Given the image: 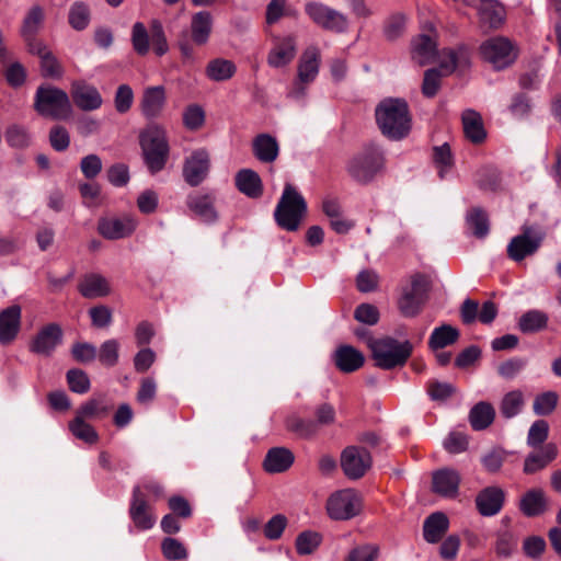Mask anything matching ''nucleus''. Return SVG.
<instances>
[{
  "label": "nucleus",
  "instance_id": "1",
  "mask_svg": "<svg viewBox=\"0 0 561 561\" xmlns=\"http://www.w3.org/2000/svg\"><path fill=\"white\" fill-rule=\"evenodd\" d=\"M376 121L381 133L390 139H402L411 129L409 107L403 100H383L376 108Z\"/></svg>",
  "mask_w": 561,
  "mask_h": 561
},
{
  "label": "nucleus",
  "instance_id": "2",
  "mask_svg": "<svg viewBox=\"0 0 561 561\" xmlns=\"http://www.w3.org/2000/svg\"><path fill=\"white\" fill-rule=\"evenodd\" d=\"M369 348L376 366L387 370L405 365L413 352L410 341L400 342L390 336L371 340Z\"/></svg>",
  "mask_w": 561,
  "mask_h": 561
},
{
  "label": "nucleus",
  "instance_id": "3",
  "mask_svg": "<svg viewBox=\"0 0 561 561\" xmlns=\"http://www.w3.org/2000/svg\"><path fill=\"white\" fill-rule=\"evenodd\" d=\"M306 213L304 196L290 183H286L274 211L276 224L287 231H296Z\"/></svg>",
  "mask_w": 561,
  "mask_h": 561
},
{
  "label": "nucleus",
  "instance_id": "4",
  "mask_svg": "<svg viewBox=\"0 0 561 561\" xmlns=\"http://www.w3.org/2000/svg\"><path fill=\"white\" fill-rule=\"evenodd\" d=\"M34 110L43 117L60 121L70 116L72 106L64 90L45 84L39 85L35 92Z\"/></svg>",
  "mask_w": 561,
  "mask_h": 561
},
{
  "label": "nucleus",
  "instance_id": "5",
  "mask_svg": "<svg viewBox=\"0 0 561 561\" xmlns=\"http://www.w3.org/2000/svg\"><path fill=\"white\" fill-rule=\"evenodd\" d=\"M140 146L145 162L151 173L161 171L168 159L169 146L165 131L158 125L148 126L140 134Z\"/></svg>",
  "mask_w": 561,
  "mask_h": 561
},
{
  "label": "nucleus",
  "instance_id": "6",
  "mask_svg": "<svg viewBox=\"0 0 561 561\" xmlns=\"http://www.w3.org/2000/svg\"><path fill=\"white\" fill-rule=\"evenodd\" d=\"M383 167L382 152L375 146L367 147L354 156L348 164V174L359 183H368Z\"/></svg>",
  "mask_w": 561,
  "mask_h": 561
},
{
  "label": "nucleus",
  "instance_id": "7",
  "mask_svg": "<svg viewBox=\"0 0 561 561\" xmlns=\"http://www.w3.org/2000/svg\"><path fill=\"white\" fill-rule=\"evenodd\" d=\"M362 507V496L353 489H343L332 493L325 505L328 515L334 520H348L357 516Z\"/></svg>",
  "mask_w": 561,
  "mask_h": 561
},
{
  "label": "nucleus",
  "instance_id": "8",
  "mask_svg": "<svg viewBox=\"0 0 561 561\" xmlns=\"http://www.w3.org/2000/svg\"><path fill=\"white\" fill-rule=\"evenodd\" d=\"M430 282L425 275L415 274L411 277V284L404 287L398 300L400 312L408 318L416 317L426 299Z\"/></svg>",
  "mask_w": 561,
  "mask_h": 561
},
{
  "label": "nucleus",
  "instance_id": "9",
  "mask_svg": "<svg viewBox=\"0 0 561 561\" xmlns=\"http://www.w3.org/2000/svg\"><path fill=\"white\" fill-rule=\"evenodd\" d=\"M480 54L494 69L502 70L516 60L518 50L508 38L496 36L481 44Z\"/></svg>",
  "mask_w": 561,
  "mask_h": 561
},
{
  "label": "nucleus",
  "instance_id": "10",
  "mask_svg": "<svg viewBox=\"0 0 561 561\" xmlns=\"http://www.w3.org/2000/svg\"><path fill=\"white\" fill-rule=\"evenodd\" d=\"M305 12L313 23L327 31L341 33L347 27V19L343 13L321 2L306 3Z\"/></svg>",
  "mask_w": 561,
  "mask_h": 561
},
{
  "label": "nucleus",
  "instance_id": "11",
  "mask_svg": "<svg viewBox=\"0 0 561 561\" xmlns=\"http://www.w3.org/2000/svg\"><path fill=\"white\" fill-rule=\"evenodd\" d=\"M340 462L348 479L358 480L370 469L373 459L366 448L348 446L342 451Z\"/></svg>",
  "mask_w": 561,
  "mask_h": 561
},
{
  "label": "nucleus",
  "instance_id": "12",
  "mask_svg": "<svg viewBox=\"0 0 561 561\" xmlns=\"http://www.w3.org/2000/svg\"><path fill=\"white\" fill-rule=\"evenodd\" d=\"M137 225V220L128 215L110 216L100 218L96 229L104 239L118 240L131 236Z\"/></svg>",
  "mask_w": 561,
  "mask_h": 561
},
{
  "label": "nucleus",
  "instance_id": "13",
  "mask_svg": "<svg viewBox=\"0 0 561 561\" xmlns=\"http://www.w3.org/2000/svg\"><path fill=\"white\" fill-rule=\"evenodd\" d=\"M64 332L61 327L51 322L42 327L30 343L32 353L49 356L62 342Z\"/></svg>",
  "mask_w": 561,
  "mask_h": 561
},
{
  "label": "nucleus",
  "instance_id": "14",
  "mask_svg": "<svg viewBox=\"0 0 561 561\" xmlns=\"http://www.w3.org/2000/svg\"><path fill=\"white\" fill-rule=\"evenodd\" d=\"M129 516L135 527L139 530H147L154 526L157 517L152 507L145 499L140 486H134L129 506Z\"/></svg>",
  "mask_w": 561,
  "mask_h": 561
},
{
  "label": "nucleus",
  "instance_id": "15",
  "mask_svg": "<svg viewBox=\"0 0 561 561\" xmlns=\"http://www.w3.org/2000/svg\"><path fill=\"white\" fill-rule=\"evenodd\" d=\"M209 169V153L205 149H198L185 159L183 178L191 186H197L207 178Z\"/></svg>",
  "mask_w": 561,
  "mask_h": 561
},
{
  "label": "nucleus",
  "instance_id": "16",
  "mask_svg": "<svg viewBox=\"0 0 561 561\" xmlns=\"http://www.w3.org/2000/svg\"><path fill=\"white\" fill-rule=\"evenodd\" d=\"M296 53V36H274L273 47L267 55V64L273 68L285 67L294 60Z\"/></svg>",
  "mask_w": 561,
  "mask_h": 561
},
{
  "label": "nucleus",
  "instance_id": "17",
  "mask_svg": "<svg viewBox=\"0 0 561 561\" xmlns=\"http://www.w3.org/2000/svg\"><path fill=\"white\" fill-rule=\"evenodd\" d=\"M463 2L474 8L481 23L490 28H497L504 21L505 10L496 0H463Z\"/></svg>",
  "mask_w": 561,
  "mask_h": 561
},
{
  "label": "nucleus",
  "instance_id": "18",
  "mask_svg": "<svg viewBox=\"0 0 561 561\" xmlns=\"http://www.w3.org/2000/svg\"><path fill=\"white\" fill-rule=\"evenodd\" d=\"M71 96L77 105L82 111L91 112L100 108L103 99L98 89L83 81H75L71 84Z\"/></svg>",
  "mask_w": 561,
  "mask_h": 561
},
{
  "label": "nucleus",
  "instance_id": "19",
  "mask_svg": "<svg viewBox=\"0 0 561 561\" xmlns=\"http://www.w3.org/2000/svg\"><path fill=\"white\" fill-rule=\"evenodd\" d=\"M22 309L19 305H12L0 311V344L7 345L13 342L21 329Z\"/></svg>",
  "mask_w": 561,
  "mask_h": 561
},
{
  "label": "nucleus",
  "instance_id": "20",
  "mask_svg": "<svg viewBox=\"0 0 561 561\" xmlns=\"http://www.w3.org/2000/svg\"><path fill=\"white\" fill-rule=\"evenodd\" d=\"M541 238L531 236L530 228H524L523 234L514 237L507 245V255L519 262L527 255L535 253L540 247Z\"/></svg>",
  "mask_w": 561,
  "mask_h": 561
},
{
  "label": "nucleus",
  "instance_id": "21",
  "mask_svg": "<svg viewBox=\"0 0 561 561\" xmlns=\"http://www.w3.org/2000/svg\"><path fill=\"white\" fill-rule=\"evenodd\" d=\"M167 102V93L163 85L148 87L144 90L140 100L141 113L147 118H156L161 115Z\"/></svg>",
  "mask_w": 561,
  "mask_h": 561
},
{
  "label": "nucleus",
  "instance_id": "22",
  "mask_svg": "<svg viewBox=\"0 0 561 561\" xmlns=\"http://www.w3.org/2000/svg\"><path fill=\"white\" fill-rule=\"evenodd\" d=\"M333 360L339 370L350 374L358 370L364 365L365 357L355 347L341 345L335 350Z\"/></svg>",
  "mask_w": 561,
  "mask_h": 561
},
{
  "label": "nucleus",
  "instance_id": "23",
  "mask_svg": "<svg viewBox=\"0 0 561 561\" xmlns=\"http://www.w3.org/2000/svg\"><path fill=\"white\" fill-rule=\"evenodd\" d=\"M504 502V491L497 486H488L483 489L476 499L479 513L483 516H493L497 514Z\"/></svg>",
  "mask_w": 561,
  "mask_h": 561
},
{
  "label": "nucleus",
  "instance_id": "24",
  "mask_svg": "<svg viewBox=\"0 0 561 561\" xmlns=\"http://www.w3.org/2000/svg\"><path fill=\"white\" fill-rule=\"evenodd\" d=\"M460 476L457 471L444 468L433 473V491L445 497L458 494Z\"/></svg>",
  "mask_w": 561,
  "mask_h": 561
},
{
  "label": "nucleus",
  "instance_id": "25",
  "mask_svg": "<svg viewBox=\"0 0 561 561\" xmlns=\"http://www.w3.org/2000/svg\"><path fill=\"white\" fill-rule=\"evenodd\" d=\"M254 157L263 163L274 162L279 153V146L275 137L270 134H260L252 141Z\"/></svg>",
  "mask_w": 561,
  "mask_h": 561
},
{
  "label": "nucleus",
  "instance_id": "26",
  "mask_svg": "<svg viewBox=\"0 0 561 561\" xmlns=\"http://www.w3.org/2000/svg\"><path fill=\"white\" fill-rule=\"evenodd\" d=\"M214 202L215 197L210 193H193L187 196L186 205L204 221H214L217 218Z\"/></svg>",
  "mask_w": 561,
  "mask_h": 561
},
{
  "label": "nucleus",
  "instance_id": "27",
  "mask_svg": "<svg viewBox=\"0 0 561 561\" xmlns=\"http://www.w3.org/2000/svg\"><path fill=\"white\" fill-rule=\"evenodd\" d=\"M558 455V447L553 443L546 444L539 451L529 454L524 462V472L535 473L546 468Z\"/></svg>",
  "mask_w": 561,
  "mask_h": 561
},
{
  "label": "nucleus",
  "instance_id": "28",
  "mask_svg": "<svg viewBox=\"0 0 561 561\" xmlns=\"http://www.w3.org/2000/svg\"><path fill=\"white\" fill-rule=\"evenodd\" d=\"M294 454L285 447L271 448L264 459V469L270 473L284 472L294 463Z\"/></svg>",
  "mask_w": 561,
  "mask_h": 561
},
{
  "label": "nucleus",
  "instance_id": "29",
  "mask_svg": "<svg viewBox=\"0 0 561 561\" xmlns=\"http://www.w3.org/2000/svg\"><path fill=\"white\" fill-rule=\"evenodd\" d=\"M320 51L317 47H308L301 55L298 65V79L301 83L313 81L319 72Z\"/></svg>",
  "mask_w": 561,
  "mask_h": 561
},
{
  "label": "nucleus",
  "instance_id": "30",
  "mask_svg": "<svg viewBox=\"0 0 561 561\" xmlns=\"http://www.w3.org/2000/svg\"><path fill=\"white\" fill-rule=\"evenodd\" d=\"M411 57L419 66H425L436 56V43L428 35H419L411 43Z\"/></svg>",
  "mask_w": 561,
  "mask_h": 561
},
{
  "label": "nucleus",
  "instance_id": "31",
  "mask_svg": "<svg viewBox=\"0 0 561 561\" xmlns=\"http://www.w3.org/2000/svg\"><path fill=\"white\" fill-rule=\"evenodd\" d=\"M236 186L244 195L257 198L263 193L260 175L251 169H242L236 174Z\"/></svg>",
  "mask_w": 561,
  "mask_h": 561
},
{
  "label": "nucleus",
  "instance_id": "32",
  "mask_svg": "<svg viewBox=\"0 0 561 561\" xmlns=\"http://www.w3.org/2000/svg\"><path fill=\"white\" fill-rule=\"evenodd\" d=\"M449 522L444 513L431 514L424 522V539L430 543L438 542L448 530Z\"/></svg>",
  "mask_w": 561,
  "mask_h": 561
},
{
  "label": "nucleus",
  "instance_id": "33",
  "mask_svg": "<svg viewBox=\"0 0 561 561\" xmlns=\"http://www.w3.org/2000/svg\"><path fill=\"white\" fill-rule=\"evenodd\" d=\"M519 508L528 517L538 516L547 510V499L541 489L527 491L519 502Z\"/></svg>",
  "mask_w": 561,
  "mask_h": 561
},
{
  "label": "nucleus",
  "instance_id": "34",
  "mask_svg": "<svg viewBox=\"0 0 561 561\" xmlns=\"http://www.w3.org/2000/svg\"><path fill=\"white\" fill-rule=\"evenodd\" d=\"M79 290L85 298H98L108 295L111 287L107 279L102 275L90 274L82 279Z\"/></svg>",
  "mask_w": 561,
  "mask_h": 561
},
{
  "label": "nucleus",
  "instance_id": "35",
  "mask_svg": "<svg viewBox=\"0 0 561 561\" xmlns=\"http://www.w3.org/2000/svg\"><path fill=\"white\" fill-rule=\"evenodd\" d=\"M462 125L466 137L473 144L482 142L486 133L479 113L468 110L462 114Z\"/></svg>",
  "mask_w": 561,
  "mask_h": 561
},
{
  "label": "nucleus",
  "instance_id": "36",
  "mask_svg": "<svg viewBox=\"0 0 561 561\" xmlns=\"http://www.w3.org/2000/svg\"><path fill=\"white\" fill-rule=\"evenodd\" d=\"M213 19L207 11H199L192 16L191 32L192 39L197 45L207 43L211 32Z\"/></svg>",
  "mask_w": 561,
  "mask_h": 561
},
{
  "label": "nucleus",
  "instance_id": "37",
  "mask_svg": "<svg viewBox=\"0 0 561 561\" xmlns=\"http://www.w3.org/2000/svg\"><path fill=\"white\" fill-rule=\"evenodd\" d=\"M495 417V410L491 403L481 401L469 413V422L473 430L482 431L489 427Z\"/></svg>",
  "mask_w": 561,
  "mask_h": 561
},
{
  "label": "nucleus",
  "instance_id": "38",
  "mask_svg": "<svg viewBox=\"0 0 561 561\" xmlns=\"http://www.w3.org/2000/svg\"><path fill=\"white\" fill-rule=\"evenodd\" d=\"M458 329L449 325L443 324L438 328H435L428 339V347L432 351H438L449 345L455 344L459 339Z\"/></svg>",
  "mask_w": 561,
  "mask_h": 561
},
{
  "label": "nucleus",
  "instance_id": "39",
  "mask_svg": "<svg viewBox=\"0 0 561 561\" xmlns=\"http://www.w3.org/2000/svg\"><path fill=\"white\" fill-rule=\"evenodd\" d=\"M408 24V15L402 12L390 14L382 24V35L388 42H394L402 37L405 33Z\"/></svg>",
  "mask_w": 561,
  "mask_h": 561
},
{
  "label": "nucleus",
  "instance_id": "40",
  "mask_svg": "<svg viewBox=\"0 0 561 561\" xmlns=\"http://www.w3.org/2000/svg\"><path fill=\"white\" fill-rule=\"evenodd\" d=\"M469 56L466 48L460 47L455 49H444L440 55V68L446 73H451L457 67L468 64Z\"/></svg>",
  "mask_w": 561,
  "mask_h": 561
},
{
  "label": "nucleus",
  "instance_id": "41",
  "mask_svg": "<svg viewBox=\"0 0 561 561\" xmlns=\"http://www.w3.org/2000/svg\"><path fill=\"white\" fill-rule=\"evenodd\" d=\"M236 72V65L228 59L217 58L211 60L206 68V73L214 81L230 79Z\"/></svg>",
  "mask_w": 561,
  "mask_h": 561
},
{
  "label": "nucleus",
  "instance_id": "42",
  "mask_svg": "<svg viewBox=\"0 0 561 561\" xmlns=\"http://www.w3.org/2000/svg\"><path fill=\"white\" fill-rule=\"evenodd\" d=\"M69 431L72 435L87 444H95L99 435L94 427L87 423L83 417L76 414V417L69 423Z\"/></svg>",
  "mask_w": 561,
  "mask_h": 561
},
{
  "label": "nucleus",
  "instance_id": "43",
  "mask_svg": "<svg viewBox=\"0 0 561 561\" xmlns=\"http://www.w3.org/2000/svg\"><path fill=\"white\" fill-rule=\"evenodd\" d=\"M524 407V396L519 390L507 392L500 404V412L505 419L516 416Z\"/></svg>",
  "mask_w": 561,
  "mask_h": 561
},
{
  "label": "nucleus",
  "instance_id": "44",
  "mask_svg": "<svg viewBox=\"0 0 561 561\" xmlns=\"http://www.w3.org/2000/svg\"><path fill=\"white\" fill-rule=\"evenodd\" d=\"M111 407L107 404L104 398L90 399L84 404H82L78 411L77 415L83 419H101L108 414Z\"/></svg>",
  "mask_w": 561,
  "mask_h": 561
},
{
  "label": "nucleus",
  "instance_id": "45",
  "mask_svg": "<svg viewBox=\"0 0 561 561\" xmlns=\"http://www.w3.org/2000/svg\"><path fill=\"white\" fill-rule=\"evenodd\" d=\"M547 323L548 317L546 313L531 310L520 317L518 327L524 333H533L545 329Z\"/></svg>",
  "mask_w": 561,
  "mask_h": 561
},
{
  "label": "nucleus",
  "instance_id": "46",
  "mask_svg": "<svg viewBox=\"0 0 561 561\" xmlns=\"http://www.w3.org/2000/svg\"><path fill=\"white\" fill-rule=\"evenodd\" d=\"M467 225L477 238H484L489 233L488 216L479 208H474L468 213Z\"/></svg>",
  "mask_w": 561,
  "mask_h": 561
},
{
  "label": "nucleus",
  "instance_id": "47",
  "mask_svg": "<svg viewBox=\"0 0 561 561\" xmlns=\"http://www.w3.org/2000/svg\"><path fill=\"white\" fill-rule=\"evenodd\" d=\"M286 427L288 431L295 433L296 435L302 438L311 437L318 431L316 422L304 420L295 415L289 416L286 420Z\"/></svg>",
  "mask_w": 561,
  "mask_h": 561
},
{
  "label": "nucleus",
  "instance_id": "48",
  "mask_svg": "<svg viewBox=\"0 0 561 561\" xmlns=\"http://www.w3.org/2000/svg\"><path fill=\"white\" fill-rule=\"evenodd\" d=\"M559 397L557 392L554 391H546L540 394H538L533 404V410L535 414L543 416L551 414L557 404H558Z\"/></svg>",
  "mask_w": 561,
  "mask_h": 561
},
{
  "label": "nucleus",
  "instance_id": "49",
  "mask_svg": "<svg viewBox=\"0 0 561 561\" xmlns=\"http://www.w3.org/2000/svg\"><path fill=\"white\" fill-rule=\"evenodd\" d=\"M162 554L171 561H180L187 559V550L185 546L175 538H164L161 542Z\"/></svg>",
  "mask_w": 561,
  "mask_h": 561
},
{
  "label": "nucleus",
  "instance_id": "50",
  "mask_svg": "<svg viewBox=\"0 0 561 561\" xmlns=\"http://www.w3.org/2000/svg\"><path fill=\"white\" fill-rule=\"evenodd\" d=\"M5 140L10 147L25 148L31 142V136L24 126L13 124L5 130Z\"/></svg>",
  "mask_w": 561,
  "mask_h": 561
},
{
  "label": "nucleus",
  "instance_id": "51",
  "mask_svg": "<svg viewBox=\"0 0 561 561\" xmlns=\"http://www.w3.org/2000/svg\"><path fill=\"white\" fill-rule=\"evenodd\" d=\"M321 542V535L316 531H304L296 539V550L299 554L312 553Z\"/></svg>",
  "mask_w": 561,
  "mask_h": 561
},
{
  "label": "nucleus",
  "instance_id": "52",
  "mask_svg": "<svg viewBox=\"0 0 561 561\" xmlns=\"http://www.w3.org/2000/svg\"><path fill=\"white\" fill-rule=\"evenodd\" d=\"M150 39L151 36L149 37L145 25L140 22L135 23L131 32V43L137 54L144 56L149 51Z\"/></svg>",
  "mask_w": 561,
  "mask_h": 561
},
{
  "label": "nucleus",
  "instance_id": "53",
  "mask_svg": "<svg viewBox=\"0 0 561 561\" xmlns=\"http://www.w3.org/2000/svg\"><path fill=\"white\" fill-rule=\"evenodd\" d=\"M90 22V11L81 2L75 3L69 11V23L78 31L84 30Z\"/></svg>",
  "mask_w": 561,
  "mask_h": 561
},
{
  "label": "nucleus",
  "instance_id": "54",
  "mask_svg": "<svg viewBox=\"0 0 561 561\" xmlns=\"http://www.w3.org/2000/svg\"><path fill=\"white\" fill-rule=\"evenodd\" d=\"M41 73L45 78L60 79L64 75V68L51 51L41 58Z\"/></svg>",
  "mask_w": 561,
  "mask_h": 561
},
{
  "label": "nucleus",
  "instance_id": "55",
  "mask_svg": "<svg viewBox=\"0 0 561 561\" xmlns=\"http://www.w3.org/2000/svg\"><path fill=\"white\" fill-rule=\"evenodd\" d=\"M119 343L112 339L105 341L99 351L98 357L101 364L112 367L118 362Z\"/></svg>",
  "mask_w": 561,
  "mask_h": 561
},
{
  "label": "nucleus",
  "instance_id": "56",
  "mask_svg": "<svg viewBox=\"0 0 561 561\" xmlns=\"http://www.w3.org/2000/svg\"><path fill=\"white\" fill-rule=\"evenodd\" d=\"M549 434V424L545 420L535 421L527 435V444L531 447H537L546 442Z\"/></svg>",
  "mask_w": 561,
  "mask_h": 561
},
{
  "label": "nucleus",
  "instance_id": "57",
  "mask_svg": "<svg viewBox=\"0 0 561 561\" xmlns=\"http://www.w3.org/2000/svg\"><path fill=\"white\" fill-rule=\"evenodd\" d=\"M288 524L287 517L283 514L274 515L264 526V536L270 540H277L282 537Z\"/></svg>",
  "mask_w": 561,
  "mask_h": 561
},
{
  "label": "nucleus",
  "instance_id": "58",
  "mask_svg": "<svg viewBox=\"0 0 561 561\" xmlns=\"http://www.w3.org/2000/svg\"><path fill=\"white\" fill-rule=\"evenodd\" d=\"M67 381L71 391L76 393H85L90 389L88 375L80 369H70L67 373Z\"/></svg>",
  "mask_w": 561,
  "mask_h": 561
},
{
  "label": "nucleus",
  "instance_id": "59",
  "mask_svg": "<svg viewBox=\"0 0 561 561\" xmlns=\"http://www.w3.org/2000/svg\"><path fill=\"white\" fill-rule=\"evenodd\" d=\"M205 113L203 108L196 104L190 105L183 113V124L191 130H196L204 125Z\"/></svg>",
  "mask_w": 561,
  "mask_h": 561
},
{
  "label": "nucleus",
  "instance_id": "60",
  "mask_svg": "<svg viewBox=\"0 0 561 561\" xmlns=\"http://www.w3.org/2000/svg\"><path fill=\"white\" fill-rule=\"evenodd\" d=\"M354 318L367 325H375L379 321V310L371 304H360L354 311Z\"/></svg>",
  "mask_w": 561,
  "mask_h": 561
},
{
  "label": "nucleus",
  "instance_id": "61",
  "mask_svg": "<svg viewBox=\"0 0 561 561\" xmlns=\"http://www.w3.org/2000/svg\"><path fill=\"white\" fill-rule=\"evenodd\" d=\"M134 101V92L128 84H121L115 93V108L118 113H126L130 110Z\"/></svg>",
  "mask_w": 561,
  "mask_h": 561
},
{
  "label": "nucleus",
  "instance_id": "62",
  "mask_svg": "<svg viewBox=\"0 0 561 561\" xmlns=\"http://www.w3.org/2000/svg\"><path fill=\"white\" fill-rule=\"evenodd\" d=\"M378 548L374 545L359 546L352 549L344 561H376Z\"/></svg>",
  "mask_w": 561,
  "mask_h": 561
},
{
  "label": "nucleus",
  "instance_id": "63",
  "mask_svg": "<svg viewBox=\"0 0 561 561\" xmlns=\"http://www.w3.org/2000/svg\"><path fill=\"white\" fill-rule=\"evenodd\" d=\"M80 170L87 179H94L102 171V160L98 154H88L81 159Z\"/></svg>",
  "mask_w": 561,
  "mask_h": 561
},
{
  "label": "nucleus",
  "instance_id": "64",
  "mask_svg": "<svg viewBox=\"0 0 561 561\" xmlns=\"http://www.w3.org/2000/svg\"><path fill=\"white\" fill-rule=\"evenodd\" d=\"M42 21H43L42 9L39 7L32 8L24 20L23 27H22V35L23 36L35 35V33L39 28Z\"/></svg>",
  "mask_w": 561,
  "mask_h": 561
}]
</instances>
